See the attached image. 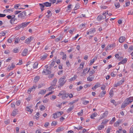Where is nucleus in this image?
I'll use <instances>...</instances> for the list:
<instances>
[{"instance_id":"1","label":"nucleus","mask_w":133,"mask_h":133,"mask_svg":"<svg viewBox=\"0 0 133 133\" xmlns=\"http://www.w3.org/2000/svg\"><path fill=\"white\" fill-rule=\"evenodd\" d=\"M66 78L65 76H63L59 79L58 82L59 83V86H58V88H59L60 87L63 86L66 82Z\"/></svg>"},{"instance_id":"2","label":"nucleus","mask_w":133,"mask_h":133,"mask_svg":"<svg viewBox=\"0 0 133 133\" xmlns=\"http://www.w3.org/2000/svg\"><path fill=\"white\" fill-rule=\"evenodd\" d=\"M27 15V12L25 11H24L19 14L18 15V17L22 19H24L25 16Z\"/></svg>"},{"instance_id":"3","label":"nucleus","mask_w":133,"mask_h":133,"mask_svg":"<svg viewBox=\"0 0 133 133\" xmlns=\"http://www.w3.org/2000/svg\"><path fill=\"white\" fill-rule=\"evenodd\" d=\"M63 113V112L59 111L53 114V117L54 118H56L61 116Z\"/></svg>"},{"instance_id":"4","label":"nucleus","mask_w":133,"mask_h":133,"mask_svg":"<svg viewBox=\"0 0 133 133\" xmlns=\"http://www.w3.org/2000/svg\"><path fill=\"white\" fill-rule=\"evenodd\" d=\"M30 23V22H24L22 23L21 24H19L18 25V28H23L29 24Z\"/></svg>"},{"instance_id":"5","label":"nucleus","mask_w":133,"mask_h":133,"mask_svg":"<svg viewBox=\"0 0 133 133\" xmlns=\"http://www.w3.org/2000/svg\"><path fill=\"white\" fill-rule=\"evenodd\" d=\"M37 86L36 85H34L31 88L28 89L27 91V92L29 94H30L31 91H34L36 88Z\"/></svg>"},{"instance_id":"6","label":"nucleus","mask_w":133,"mask_h":133,"mask_svg":"<svg viewBox=\"0 0 133 133\" xmlns=\"http://www.w3.org/2000/svg\"><path fill=\"white\" fill-rule=\"evenodd\" d=\"M128 99H125L123 103H122L121 108V109H123L125 108V107L129 104L127 102H128Z\"/></svg>"},{"instance_id":"7","label":"nucleus","mask_w":133,"mask_h":133,"mask_svg":"<svg viewBox=\"0 0 133 133\" xmlns=\"http://www.w3.org/2000/svg\"><path fill=\"white\" fill-rule=\"evenodd\" d=\"M48 66L46 68V69H44L42 73H45V75L50 74L51 73L50 70H49V69H48Z\"/></svg>"},{"instance_id":"8","label":"nucleus","mask_w":133,"mask_h":133,"mask_svg":"<svg viewBox=\"0 0 133 133\" xmlns=\"http://www.w3.org/2000/svg\"><path fill=\"white\" fill-rule=\"evenodd\" d=\"M15 64L13 63H12L11 65H9L8 66L7 70L9 71L15 68Z\"/></svg>"},{"instance_id":"9","label":"nucleus","mask_w":133,"mask_h":133,"mask_svg":"<svg viewBox=\"0 0 133 133\" xmlns=\"http://www.w3.org/2000/svg\"><path fill=\"white\" fill-rule=\"evenodd\" d=\"M57 79L56 78H54V80H53V81H52V83L51 84H52V86L51 87H50L49 88V89L51 90V89L52 88H53L52 87L53 86H55V85L56 84V83H57Z\"/></svg>"},{"instance_id":"10","label":"nucleus","mask_w":133,"mask_h":133,"mask_svg":"<svg viewBox=\"0 0 133 133\" xmlns=\"http://www.w3.org/2000/svg\"><path fill=\"white\" fill-rule=\"evenodd\" d=\"M54 58H55L53 59V61L51 62V64H50V68H51L53 67L57 59V58L56 57H55Z\"/></svg>"},{"instance_id":"11","label":"nucleus","mask_w":133,"mask_h":133,"mask_svg":"<svg viewBox=\"0 0 133 133\" xmlns=\"http://www.w3.org/2000/svg\"><path fill=\"white\" fill-rule=\"evenodd\" d=\"M33 38L31 37H29L28 38L26 39L25 43H26L29 44L31 42V41L33 40Z\"/></svg>"},{"instance_id":"12","label":"nucleus","mask_w":133,"mask_h":133,"mask_svg":"<svg viewBox=\"0 0 133 133\" xmlns=\"http://www.w3.org/2000/svg\"><path fill=\"white\" fill-rule=\"evenodd\" d=\"M108 114V112L107 111H105L103 115L101 116V118L102 119L106 117Z\"/></svg>"},{"instance_id":"13","label":"nucleus","mask_w":133,"mask_h":133,"mask_svg":"<svg viewBox=\"0 0 133 133\" xmlns=\"http://www.w3.org/2000/svg\"><path fill=\"white\" fill-rule=\"evenodd\" d=\"M17 20V19L16 18H12L10 19V22L12 24H16Z\"/></svg>"},{"instance_id":"14","label":"nucleus","mask_w":133,"mask_h":133,"mask_svg":"<svg viewBox=\"0 0 133 133\" xmlns=\"http://www.w3.org/2000/svg\"><path fill=\"white\" fill-rule=\"evenodd\" d=\"M100 84L99 83H97L95 84L94 86L92 88V89L93 90H95L97 88L100 87Z\"/></svg>"},{"instance_id":"15","label":"nucleus","mask_w":133,"mask_h":133,"mask_svg":"<svg viewBox=\"0 0 133 133\" xmlns=\"http://www.w3.org/2000/svg\"><path fill=\"white\" fill-rule=\"evenodd\" d=\"M125 39V37L121 36L119 39V42L120 43H122L124 41Z\"/></svg>"},{"instance_id":"16","label":"nucleus","mask_w":133,"mask_h":133,"mask_svg":"<svg viewBox=\"0 0 133 133\" xmlns=\"http://www.w3.org/2000/svg\"><path fill=\"white\" fill-rule=\"evenodd\" d=\"M28 50L26 49H25L22 52V54L23 56H25L28 53Z\"/></svg>"},{"instance_id":"17","label":"nucleus","mask_w":133,"mask_h":133,"mask_svg":"<svg viewBox=\"0 0 133 133\" xmlns=\"http://www.w3.org/2000/svg\"><path fill=\"white\" fill-rule=\"evenodd\" d=\"M17 110L16 109H14L12 112L11 115L13 116H15L17 114Z\"/></svg>"},{"instance_id":"18","label":"nucleus","mask_w":133,"mask_h":133,"mask_svg":"<svg viewBox=\"0 0 133 133\" xmlns=\"http://www.w3.org/2000/svg\"><path fill=\"white\" fill-rule=\"evenodd\" d=\"M121 121L119 120L116 121L114 123V126L116 127L118 126L119 125V124L121 123Z\"/></svg>"},{"instance_id":"19","label":"nucleus","mask_w":133,"mask_h":133,"mask_svg":"<svg viewBox=\"0 0 133 133\" xmlns=\"http://www.w3.org/2000/svg\"><path fill=\"white\" fill-rule=\"evenodd\" d=\"M128 99V104L130 103L133 101V98L132 97H130L127 98L126 99Z\"/></svg>"},{"instance_id":"20","label":"nucleus","mask_w":133,"mask_h":133,"mask_svg":"<svg viewBox=\"0 0 133 133\" xmlns=\"http://www.w3.org/2000/svg\"><path fill=\"white\" fill-rule=\"evenodd\" d=\"M14 9H5L4 10V11H6V12L11 13L14 11Z\"/></svg>"},{"instance_id":"21","label":"nucleus","mask_w":133,"mask_h":133,"mask_svg":"<svg viewBox=\"0 0 133 133\" xmlns=\"http://www.w3.org/2000/svg\"><path fill=\"white\" fill-rule=\"evenodd\" d=\"M46 92L45 90H40L38 93V94L44 95L45 94Z\"/></svg>"},{"instance_id":"22","label":"nucleus","mask_w":133,"mask_h":133,"mask_svg":"<svg viewBox=\"0 0 133 133\" xmlns=\"http://www.w3.org/2000/svg\"><path fill=\"white\" fill-rule=\"evenodd\" d=\"M107 15H108V11H107L106 12H103L102 15L103 16L102 17L103 19L106 18V16Z\"/></svg>"},{"instance_id":"23","label":"nucleus","mask_w":133,"mask_h":133,"mask_svg":"<svg viewBox=\"0 0 133 133\" xmlns=\"http://www.w3.org/2000/svg\"><path fill=\"white\" fill-rule=\"evenodd\" d=\"M97 113L96 112H94L90 116V117L92 119H94V117H96L97 115Z\"/></svg>"},{"instance_id":"24","label":"nucleus","mask_w":133,"mask_h":133,"mask_svg":"<svg viewBox=\"0 0 133 133\" xmlns=\"http://www.w3.org/2000/svg\"><path fill=\"white\" fill-rule=\"evenodd\" d=\"M44 5L46 7H49L50 6L51 4V3H49L48 2H46L44 3Z\"/></svg>"},{"instance_id":"25","label":"nucleus","mask_w":133,"mask_h":133,"mask_svg":"<svg viewBox=\"0 0 133 133\" xmlns=\"http://www.w3.org/2000/svg\"><path fill=\"white\" fill-rule=\"evenodd\" d=\"M64 129L63 127H58L56 131L57 132H59L60 131L63 130Z\"/></svg>"},{"instance_id":"26","label":"nucleus","mask_w":133,"mask_h":133,"mask_svg":"<svg viewBox=\"0 0 133 133\" xmlns=\"http://www.w3.org/2000/svg\"><path fill=\"white\" fill-rule=\"evenodd\" d=\"M74 105H73L72 107H70L67 110V112L69 113L70 112L74 109Z\"/></svg>"},{"instance_id":"27","label":"nucleus","mask_w":133,"mask_h":133,"mask_svg":"<svg viewBox=\"0 0 133 133\" xmlns=\"http://www.w3.org/2000/svg\"><path fill=\"white\" fill-rule=\"evenodd\" d=\"M47 56L48 55L46 54H44L41 57V59L42 60H44L46 58Z\"/></svg>"},{"instance_id":"28","label":"nucleus","mask_w":133,"mask_h":133,"mask_svg":"<svg viewBox=\"0 0 133 133\" xmlns=\"http://www.w3.org/2000/svg\"><path fill=\"white\" fill-rule=\"evenodd\" d=\"M103 16L102 15H100L98 16L97 18V20L98 21H100L102 19H103Z\"/></svg>"},{"instance_id":"29","label":"nucleus","mask_w":133,"mask_h":133,"mask_svg":"<svg viewBox=\"0 0 133 133\" xmlns=\"http://www.w3.org/2000/svg\"><path fill=\"white\" fill-rule=\"evenodd\" d=\"M106 92L105 91H102L100 93V96L101 97H102L104 95L106 94Z\"/></svg>"},{"instance_id":"30","label":"nucleus","mask_w":133,"mask_h":133,"mask_svg":"<svg viewBox=\"0 0 133 133\" xmlns=\"http://www.w3.org/2000/svg\"><path fill=\"white\" fill-rule=\"evenodd\" d=\"M30 107H26V108L25 109V110L26 111H28V112H31V113H32V111H33V109H30V108H29Z\"/></svg>"},{"instance_id":"31","label":"nucleus","mask_w":133,"mask_h":133,"mask_svg":"<svg viewBox=\"0 0 133 133\" xmlns=\"http://www.w3.org/2000/svg\"><path fill=\"white\" fill-rule=\"evenodd\" d=\"M89 31L90 32V34H93L95 32L96 30L95 28H92L90 29Z\"/></svg>"},{"instance_id":"32","label":"nucleus","mask_w":133,"mask_h":133,"mask_svg":"<svg viewBox=\"0 0 133 133\" xmlns=\"http://www.w3.org/2000/svg\"><path fill=\"white\" fill-rule=\"evenodd\" d=\"M114 5L116 8H119L120 6V5L119 2H116L115 3Z\"/></svg>"},{"instance_id":"33","label":"nucleus","mask_w":133,"mask_h":133,"mask_svg":"<svg viewBox=\"0 0 133 133\" xmlns=\"http://www.w3.org/2000/svg\"><path fill=\"white\" fill-rule=\"evenodd\" d=\"M38 64V63L37 62L35 63L33 65V68L34 69L37 68V66Z\"/></svg>"},{"instance_id":"34","label":"nucleus","mask_w":133,"mask_h":133,"mask_svg":"<svg viewBox=\"0 0 133 133\" xmlns=\"http://www.w3.org/2000/svg\"><path fill=\"white\" fill-rule=\"evenodd\" d=\"M40 77L38 76H36L34 78V81L35 82H37L39 79Z\"/></svg>"},{"instance_id":"35","label":"nucleus","mask_w":133,"mask_h":133,"mask_svg":"<svg viewBox=\"0 0 133 133\" xmlns=\"http://www.w3.org/2000/svg\"><path fill=\"white\" fill-rule=\"evenodd\" d=\"M87 74V72L85 71L84 70H83V72L81 73V76H85Z\"/></svg>"},{"instance_id":"36","label":"nucleus","mask_w":133,"mask_h":133,"mask_svg":"<svg viewBox=\"0 0 133 133\" xmlns=\"http://www.w3.org/2000/svg\"><path fill=\"white\" fill-rule=\"evenodd\" d=\"M108 121V120L107 119H105L103 120L102 122L101 123V125L104 124L106 123Z\"/></svg>"},{"instance_id":"37","label":"nucleus","mask_w":133,"mask_h":133,"mask_svg":"<svg viewBox=\"0 0 133 133\" xmlns=\"http://www.w3.org/2000/svg\"><path fill=\"white\" fill-rule=\"evenodd\" d=\"M20 41V39L19 38L17 37L15 39V44H17Z\"/></svg>"},{"instance_id":"38","label":"nucleus","mask_w":133,"mask_h":133,"mask_svg":"<svg viewBox=\"0 0 133 133\" xmlns=\"http://www.w3.org/2000/svg\"><path fill=\"white\" fill-rule=\"evenodd\" d=\"M94 78V77H88L87 78V80L88 81L90 82H91L92 81V79Z\"/></svg>"},{"instance_id":"39","label":"nucleus","mask_w":133,"mask_h":133,"mask_svg":"<svg viewBox=\"0 0 133 133\" xmlns=\"http://www.w3.org/2000/svg\"><path fill=\"white\" fill-rule=\"evenodd\" d=\"M77 77L76 76H75L72 77L70 79V81H72L73 80H74L77 78Z\"/></svg>"},{"instance_id":"40","label":"nucleus","mask_w":133,"mask_h":133,"mask_svg":"<svg viewBox=\"0 0 133 133\" xmlns=\"http://www.w3.org/2000/svg\"><path fill=\"white\" fill-rule=\"evenodd\" d=\"M45 108V107L42 105H41L40 106V109L41 110H44Z\"/></svg>"},{"instance_id":"41","label":"nucleus","mask_w":133,"mask_h":133,"mask_svg":"<svg viewBox=\"0 0 133 133\" xmlns=\"http://www.w3.org/2000/svg\"><path fill=\"white\" fill-rule=\"evenodd\" d=\"M83 113V110H82L80 112L77 113V115L79 116H82Z\"/></svg>"},{"instance_id":"42","label":"nucleus","mask_w":133,"mask_h":133,"mask_svg":"<svg viewBox=\"0 0 133 133\" xmlns=\"http://www.w3.org/2000/svg\"><path fill=\"white\" fill-rule=\"evenodd\" d=\"M21 101L19 100H18L16 102V104L17 106H18L20 105V104H21Z\"/></svg>"},{"instance_id":"43","label":"nucleus","mask_w":133,"mask_h":133,"mask_svg":"<svg viewBox=\"0 0 133 133\" xmlns=\"http://www.w3.org/2000/svg\"><path fill=\"white\" fill-rule=\"evenodd\" d=\"M79 4H76L75 7V10H76L78 9L79 8Z\"/></svg>"},{"instance_id":"44","label":"nucleus","mask_w":133,"mask_h":133,"mask_svg":"<svg viewBox=\"0 0 133 133\" xmlns=\"http://www.w3.org/2000/svg\"><path fill=\"white\" fill-rule=\"evenodd\" d=\"M127 59L125 58H124L121 61V62H122L123 64H124V63H126L127 62Z\"/></svg>"},{"instance_id":"45","label":"nucleus","mask_w":133,"mask_h":133,"mask_svg":"<svg viewBox=\"0 0 133 133\" xmlns=\"http://www.w3.org/2000/svg\"><path fill=\"white\" fill-rule=\"evenodd\" d=\"M89 103V101L84 100L83 101V104L84 105H86Z\"/></svg>"},{"instance_id":"46","label":"nucleus","mask_w":133,"mask_h":133,"mask_svg":"<svg viewBox=\"0 0 133 133\" xmlns=\"http://www.w3.org/2000/svg\"><path fill=\"white\" fill-rule=\"evenodd\" d=\"M106 86L105 85H103L101 86V89L102 90H104L105 89Z\"/></svg>"},{"instance_id":"47","label":"nucleus","mask_w":133,"mask_h":133,"mask_svg":"<svg viewBox=\"0 0 133 133\" xmlns=\"http://www.w3.org/2000/svg\"><path fill=\"white\" fill-rule=\"evenodd\" d=\"M20 5V4H16L14 6V8L17 9H18V7Z\"/></svg>"},{"instance_id":"48","label":"nucleus","mask_w":133,"mask_h":133,"mask_svg":"<svg viewBox=\"0 0 133 133\" xmlns=\"http://www.w3.org/2000/svg\"><path fill=\"white\" fill-rule=\"evenodd\" d=\"M109 95H110V96L112 97V96L113 95V91L112 90H110L109 92Z\"/></svg>"},{"instance_id":"49","label":"nucleus","mask_w":133,"mask_h":133,"mask_svg":"<svg viewBox=\"0 0 133 133\" xmlns=\"http://www.w3.org/2000/svg\"><path fill=\"white\" fill-rule=\"evenodd\" d=\"M104 128V126L103 125H101L99 126L98 127V129L99 130H101Z\"/></svg>"},{"instance_id":"50","label":"nucleus","mask_w":133,"mask_h":133,"mask_svg":"<svg viewBox=\"0 0 133 133\" xmlns=\"http://www.w3.org/2000/svg\"><path fill=\"white\" fill-rule=\"evenodd\" d=\"M66 63L67 66L69 67L70 65V64L68 60H67L66 62Z\"/></svg>"},{"instance_id":"51","label":"nucleus","mask_w":133,"mask_h":133,"mask_svg":"<svg viewBox=\"0 0 133 133\" xmlns=\"http://www.w3.org/2000/svg\"><path fill=\"white\" fill-rule=\"evenodd\" d=\"M56 124V123L55 121H53L51 123V125L52 126H55Z\"/></svg>"},{"instance_id":"52","label":"nucleus","mask_w":133,"mask_h":133,"mask_svg":"<svg viewBox=\"0 0 133 133\" xmlns=\"http://www.w3.org/2000/svg\"><path fill=\"white\" fill-rule=\"evenodd\" d=\"M6 33L3 31L0 33V36H4L5 35Z\"/></svg>"},{"instance_id":"53","label":"nucleus","mask_w":133,"mask_h":133,"mask_svg":"<svg viewBox=\"0 0 133 133\" xmlns=\"http://www.w3.org/2000/svg\"><path fill=\"white\" fill-rule=\"evenodd\" d=\"M111 128L109 127L108 128L107 130V133H109L111 130Z\"/></svg>"},{"instance_id":"54","label":"nucleus","mask_w":133,"mask_h":133,"mask_svg":"<svg viewBox=\"0 0 133 133\" xmlns=\"http://www.w3.org/2000/svg\"><path fill=\"white\" fill-rule=\"evenodd\" d=\"M18 51V50L17 48H15L13 50V52L15 53H17Z\"/></svg>"},{"instance_id":"55","label":"nucleus","mask_w":133,"mask_h":133,"mask_svg":"<svg viewBox=\"0 0 133 133\" xmlns=\"http://www.w3.org/2000/svg\"><path fill=\"white\" fill-rule=\"evenodd\" d=\"M95 60L94 59H93L91 60L90 62L89 63L90 65H91L92 63L94 62Z\"/></svg>"},{"instance_id":"56","label":"nucleus","mask_w":133,"mask_h":133,"mask_svg":"<svg viewBox=\"0 0 133 133\" xmlns=\"http://www.w3.org/2000/svg\"><path fill=\"white\" fill-rule=\"evenodd\" d=\"M112 45H108L107 46V48L106 49V50L107 51V50H108V49H110L111 48V47H112Z\"/></svg>"},{"instance_id":"57","label":"nucleus","mask_w":133,"mask_h":133,"mask_svg":"<svg viewBox=\"0 0 133 133\" xmlns=\"http://www.w3.org/2000/svg\"><path fill=\"white\" fill-rule=\"evenodd\" d=\"M66 54H64L63 56L62 59H63L64 60H65L66 59Z\"/></svg>"},{"instance_id":"58","label":"nucleus","mask_w":133,"mask_h":133,"mask_svg":"<svg viewBox=\"0 0 133 133\" xmlns=\"http://www.w3.org/2000/svg\"><path fill=\"white\" fill-rule=\"evenodd\" d=\"M49 124V123L48 122H46L45 123L44 125V126L45 127H47Z\"/></svg>"},{"instance_id":"59","label":"nucleus","mask_w":133,"mask_h":133,"mask_svg":"<svg viewBox=\"0 0 133 133\" xmlns=\"http://www.w3.org/2000/svg\"><path fill=\"white\" fill-rule=\"evenodd\" d=\"M84 63H81L80 65V68L82 69V68H83L84 66Z\"/></svg>"},{"instance_id":"60","label":"nucleus","mask_w":133,"mask_h":133,"mask_svg":"<svg viewBox=\"0 0 133 133\" xmlns=\"http://www.w3.org/2000/svg\"><path fill=\"white\" fill-rule=\"evenodd\" d=\"M54 75V74H51L48 76V77L49 78H52L53 77Z\"/></svg>"},{"instance_id":"61","label":"nucleus","mask_w":133,"mask_h":133,"mask_svg":"<svg viewBox=\"0 0 133 133\" xmlns=\"http://www.w3.org/2000/svg\"><path fill=\"white\" fill-rule=\"evenodd\" d=\"M129 133H133V127H131L130 129Z\"/></svg>"},{"instance_id":"62","label":"nucleus","mask_w":133,"mask_h":133,"mask_svg":"<svg viewBox=\"0 0 133 133\" xmlns=\"http://www.w3.org/2000/svg\"><path fill=\"white\" fill-rule=\"evenodd\" d=\"M111 103H113L115 105V106L116 105V102L113 99L111 101Z\"/></svg>"},{"instance_id":"63","label":"nucleus","mask_w":133,"mask_h":133,"mask_svg":"<svg viewBox=\"0 0 133 133\" xmlns=\"http://www.w3.org/2000/svg\"><path fill=\"white\" fill-rule=\"evenodd\" d=\"M4 122L5 124L8 125L10 123V121L9 120H8L5 121Z\"/></svg>"},{"instance_id":"64","label":"nucleus","mask_w":133,"mask_h":133,"mask_svg":"<svg viewBox=\"0 0 133 133\" xmlns=\"http://www.w3.org/2000/svg\"><path fill=\"white\" fill-rule=\"evenodd\" d=\"M82 128H83V127L82 126H79L78 127L76 128V129L78 130H79Z\"/></svg>"}]
</instances>
